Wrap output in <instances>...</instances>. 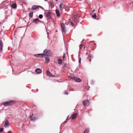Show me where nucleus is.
<instances>
[{"mask_svg":"<svg viewBox=\"0 0 133 133\" xmlns=\"http://www.w3.org/2000/svg\"><path fill=\"white\" fill-rule=\"evenodd\" d=\"M81 57H79V60H78V62L79 63H81Z\"/></svg>","mask_w":133,"mask_h":133,"instance_id":"nucleus-31","label":"nucleus"},{"mask_svg":"<svg viewBox=\"0 0 133 133\" xmlns=\"http://www.w3.org/2000/svg\"><path fill=\"white\" fill-rule=\"evenodd\" d=\"M92 84H93L95 82L93 80L91 81L90 82Z\"/></svg>","mask_w":133,"mask_h":133,"instance_id":"nucleus-32","label":"nucleus"},{"mask_svg":"<svg viewBox=\"0 0 133 133\" xmlns=\"http://www.w3.org/2000/svg\"><path fill=\"white\" fill-rule=\"evenodd\" d=\"M114 3H115V2H114Z\"/></svg>","mask_w":133,"mask_h":133,"instance_id":"nucleus-54","label":"nucleus"},{"mask_svg":"<svg viewBox=\"0 0 133 133\" xmlns=\"http://www.w3.org/2000/svg\"><path fill=\"white\" fill-rule=\"evenodd\" d=\"M77 68H76V70H77Z\"/></svg>","mask_w":133,"mask_h":133,"instance_id":"nucleus-48","label":"nucleus"},{"mask_svg":"<svg viewBox=\"0 0 133 133\" xmlns=\"http://www.w3.org/2000/svg\"><path fill=\"white\" fill-rule=\"evenodd\" d=\"M31 119L32 121H34L37 120L38 119V118L37 117H34L33 118H31Z\"/></svg>","mask_w":133,"mask_h":133,"instance_id":"nucleus-22","label":"nucleus"},{"mask_svg":"<svg viewBox=\"0 0 133 133\" xmlns=\"http://www.w3.org/2000/svg\"><path fill=\"white\" fill-rule=\"evenodd\" d=\"M75 81L76 82H81V80L80 78L76 77Z\"/></svg>","mask_w":133,"mask_h":133,"instance_id":"nucleus-20","label":"nucleus"},{"mask_svg":"<svg viewBox=\"0 0 133 133\" xmlns=\"http://www.w3.org/2000/svg\"><path fill=\"white\" fill-rule=\"evenodd\" d=\"M66 123H67V122L66 121H65L63 123H62L61 124L60 126V128H62V126H63V124H65Z\"/></svg>","mask_w":133,"mask_h":133,"instance_id":"nucleus-24","label":"nucleus"},{"mask_svg":"<svg viewBox=\"0 0 133 133\" xmlns=\"http://www.w3.org/2000/svg\"><path fill=\"white\" fill-rule=\"evenodd\" d=\"M83 104L84 106H87L89 104V102L88 100H85L83 102Z\"/></svg>","mask_w":133,"mask_h":133,"instance_id":"nucleus-6","label":"nucleus"},{"mask_svg":"<svg viewBox=\"0 0 133 133\" xmlns=\"http://www.w3.org/2000/svg\"><path fill=\"white\" fill-rule=\"evenodd\" d=\"M26 87H27V88H28V87H27V86H26Z\"/></svg>","mask_w":133,"mask_h":133,"instance_id":"nucleus-52","label":"nucleus"},{"mask_svg":"<svg viewBox=\"0 0 133 133\" xmlns=\"http://www.w3.org/2000/svg\"><path fill=\"white\" fill-rule=\"evenodd\" d=\"M89 56L90 57H91V58H92V56Z\"/></svg>","mask_w":133,"mask_h":133,"instance_id":"nucleus-45","label":"nucleus"},{"mask_svg":"<svg viewBox=\"0 0 133 133\" xmlns=\"http://www.w3.org/2000/svg\"><path fill=\"white\" fill-rule=\"evenodd\" d=\"M91 60V59H89V61H90Z\"/></svg>","mask_w":133,"mask_h":133,"instance_id":"nucleus-46","label":"nucleus"},{"mask_svg":"<svg viewBox=\"0 0 133 133\" xmlns=\"http://www.w3.org/2000/svg\"><path fill=\"white\" fill-rule=\"evenodd\" d=\"M50 53L51 51L50 50L45 49L44 50L42 55L43 56H50Z\"/></svg>","mask_w":133,"mask_h":133,"instance_id":"nucleus-1","label":"nucleus"},{"mask_svg":"<svg viewBox=\"0 0 133 133\" xmlns=\"http://www.w3.org/2000/svg\"><path fill=\"white\" fill-rule=\"evenodd\" d=\"M94 11H95V10H93L92 11V12L93 13H94Z\"/></svg>","mask_w":133,"mask_h":133,"instance_id":"nucleus-42","label":"nucleus"},{"mask_svg":"<svg viewBox=\"0 0 133 133\" xmlns=\"http://www.w3.org/2000/svg\"><path fill=\"white\" fill-rule=\"evenodd\" d=\"M34 56L37 57H40L41 58L43 57V55L42 54H35L34 55Z\"/></svg>","mask_w":133,"mask_h":133,"instance_id":"nucleus-8","label":"nucleus"},{"mask_svg":"<svg viewBox=\"0 0 133 133\" xmlns=\"http://www.w3.org/2000/svg\"><path fill=\"white\" fill-rule=\"evenodd\" d=\"M3 131V129L2 128H0V132H2Z\"/></svg>","mask_w":133,"mask_h":133,"instance_id":"nucleus-30","label":"nucleus"},{"mask_svg":"<svg viewBox=\"0 0 133 133\" xmlns=\"http://www.w3.org/2000/svg\"><path fill=\"white\" fill-rule=\"evenodd\" d=\"M49 32H47V35H48V36H47V37H48V35H49Z\"/></svg>","mask_w":133,"mask_h":133,"instance_id":"nucleus-40","label":"nucleus"},{"mask_svg":"<svg viewBox=\"0 0 133 133\" xmlns=\"http://www.w3.org/2000/svg\"><path fill=\"white\" fill-rule=\"evenodd\" d=\"M33 21L35 24H37L38 22H41V21L38 18L34 19L33 20Z\"/></svg>","mask_w":133,"mask_h":133,"instance_id":"nucleus-9","label":"nucleus"},{"mask_svg":"<svg viewBox=\"0 0 133 133\" xmlns=\"http://www.w3.org/2000/svg\"><path fill=\"white\" fill-rule=\"evenodd\" d=\"M38 8V6L36 5H33L31 8L32 10H35Z\"/></svg>","mask_w":133,"mask_h":133,"instance_id":"nucleus-11","label":"nucleus"},{"mask_svg":"<svg viewBox=\"0 0 133 133\" xmlns=\"http://www.w3.org/2000/svg\"><path fill=\"white\" fill-rule=\"evenodd\" d=\"M44 0V1H45V2H46V0Z\"/></svg>","mask_w":133,"mask_h":133,"instance_id":"nucleus-50","label":"nucleus"},{"mask_svg":"<svg viewBox=\"0 0 133 133\" xmlns=\"http://www.w3.org/2000/svg\"><path fill=\"white\" fill-rule=\"evenodd\" d=\"M29 117H30V118H31V117H32V116H31V115H30V116H29Z\"/></svg>","mask_w":133,"mask_h":133,"instance_id":"nucleus-47","label":"nucleus"},{"mask_svg":"<svg viewBox=\"0 0 133 133\" xmlns=\"http://www.w3.org/2000/svg\"><path fill=\"white\" fill-rule=\"evenodd\" d=\"M48 12L46 14V16L48 19H51V14L49 11L48 10Z\"/></svg>","mask_w":133,"mask_h":133,"instance_id":"nucleus-4","label":"nucleus"},{"mask_svg":"<svg viewBox=\"0 0 133 133\" xmlns=\"http://www.w3.org/2000/svg\"><path fill=\"white\" fill-rule=\"evenodd\" d=\"M64 94L65 95H68V93L66 91L64 92Z\"/></svg>","mask_w":133,"mask_h":133,"instance_id":"nucleus-38","label":"nucleus"},{"mask_svg":"<svg viewBox=\"0 0 133 133\" xmlns=\"http://www.w3.org/2000/svg\"><path fill=\"white\" fill-rule=\"evenodd\" d=\"M76 18H75V19H74V21H76Z\"/></svg>","mask_w":133,"mask_h":133,"instance_id":"nucleus-44","label":"nucleus"},{"mask_svg":"<svg viewBox=\"0 0 133 133\" xmlns=\"http://www.w3.org/2000/svg\"><path fill=\"white\" fill-rule=\"evenodd\" d=\"M132 3H133V1L132 2Z\"/></svg>","mask_w":133,"mask_h":133,"instance_id":"nucleus-53","label":"nucleus"},{"mask_svg":"<svg viewBox=\"0 0 133 133\" xmlns=\"http://www.w3.org/2000/svg\"><path fill=\"white\" fill-rule=\"evenodd\" d=\"M94 43V42L93 41H89V44H93Z\"/></svg>","mask_w":133,"mask_h":133,"instance_id":"nucleus-29","label":"nucleus"},{"mask_svg":"<svg viewBox=\"0 0 133 133\" xmlns=\"http://www.w3.org/2000/svg\"><path fill=\"white\" fill-rule=\"evenodd\" d=\"M51 74L49 71L48 70L46 71V75L47 76L50 77Z\"/></svg>","mask_w":133,"mask_h":133,"instance_id":"nucleus-13","label":"nucleus"},{"mask_svg":"<svg viewBox=\"0 0 133 133\" xmlns=\"http://www.w3.org/2000/svg\"><path fill=\"white\" fill-rule=\"evenodd\" d=\"M59 8L60 10L61 11H62L63 9H65L66 11H67L66 9L65 4H64L63 3H61L59 5Z\"/></svg>","mask_w":133,"mask_h":133,"instance_id":"nucleus-2","label":"nucleus"},{"mask_svg":"<svg viewBox=\"0 0 133 133\" xmlns=\"http://www.w3.org/2000/svg\"><path fill=\"white\" fill-rule=\"evenodd\" d=\"M89 129L88 128L86 129L84 131V133H89Z\"/></svg>","mask_w":133,"mask_h":133,"instance_id":"nucleus-19","label":"nucleus"},{"mask_svg":"<svg viewBox=\"0 0 133 133\" xmlns=\"http://www.w3.org/2000/svg\"><path fill=\"white\" fill-rule=\"evenodd\" d=\"M1 23H0V24Z\"/></svg>","mask_w":133,"mask_h":133,"instance_id":"nucleus-55","label":"nucleus"},{"mask_svg":"<svg viewBox=\"0 0 133 133\" xmlns=\"http://www.w3.org/2000/svg\"><path fill=\"white\" fill-rule=\"evenodd\" d=\"M70 25L72 26H73L74 25V24L73 22H71L70 23Z\"/></svg>","mask_w":133,"mask_h":133,"instance_id":"nucleus-34","label":"nucleus"},{"mask_svg":"<svg viewBox=\"0 0 133 133\" xmlns=\"http://www.w3.org/2000/svg\"><path fill=\"white\" fill-rule=\"evenodd\" d=\"M45 59L46 60L45 63H48L50 61L49 58L48 57H46Z\"/></svg>","mask_w":133,"mask_h":133,"instance_id":"nucleus-15","label":"nucleus"},{"mask_svg":"<svg viewBox=\"0 0 133 133\" xmlns=\"http://www.w3.org/2000/svg\"><path fill=\"white\" fill-rule=\"evenodd\" d=\"M69 117V115H68V116L67 117L66 119V120Z\"/></svg>","mask_w":133,"mask_h":133,"instance_id":"nucleus-43","label":"nucleus"},{"mask_svg":"<svg viewBox=\"0 0 133 133\" xmlns=\"http://www.w3.org/2000/svg\"><path fill=\"white\" fill-rule=\"evenodd\" d=\"M61 28L62 32L63 33V32L65 33L66 32V30L65 29V26L64 23H61Z\"/></svg>","mask_w":133,"mask_h":133,"instance_id":"nucleus-3","label":"nucleus"},{"mask_svg":"<svg viewBox=\"0 0 133 133\" xmlns=\"http://www.w3.org/2000/svg\"><path fill=\"white\" fill-rule=\"evenodd\" d=\"M56 1H57L58 0H55Z\"/></svg>","mask_w":133,"mask_h":133,"instance_id":"nucleus-49","label":"nucleus"},{"mask_svg":"<svg viewBox=\"0 0 133 133\" xmlns=\"http://www.w3.org/2000/svg\"><path fill=\"white\" fill-rule=\"evenodd\" d=\"M83 45L82 44H81L79 46V48L80 49H81L83 47Z\"/></svg>","mask_w":133,"mask_h":133,"instance_id":"nucleus-33","label":"nucleus"},{"mask_svg":"<svg viewBox=\"0 0 133 133\" xmlns=\"http://www.w3.org/2000/svg\"><path fill=\"white\" fill-rule=\"evenodd\" d=\"M62 59H61L59 58L58 60V62L59 64H61L62 63Z\"/></svg>","mask_w":133,"mask_h":133,"instance_id":"nucleus-16","label":"nucleus"},{"mask_svg":"<svg viewBox=\"0 0 133 133\" xmlns=\"http://www.w3.org/2000/svg\"><path fill=\"white\" fill-rule=\"evenodd\" d=\"M48 3L50 5L52 8H53L54 7V4L52 2H48Z\"/></svg>","mask_w":133,"mask_h":133,"instance_id":"nucleus-18","label":"nucleus"},{"mask_svg":"<svg viewBox=\"0 0 133 133\" xmlns=\"http://www.w3.org/2000/svg\"><path fill=\"white\" fill-rule=\"evenodd\" d=\"M35 72L37 74H39L42 72V70L40 69L37 68L35 70Z\"/></svg>","mask_w":133,"mask_h":133,"instance_id":"nucleus-10","label":"nucleus"},{"mask_svg":"<svg viewBox=\"0 0 133 133\" xmlns=\"http://www.w3.org/2000/svg\"><path fill=\"white\" fill-rule=\"evenodd\" d=\"M11 6L12 8H15L17 7V6L15 4H11Z\"/></svg>","mask_w":133,"mask_h":133,"instance_id":"nucleus-21","label":"nucleus"},{"mask_svg":"<svg viewBox=\"0 0 133 133\" xmlns=\"http://www.w3.org/2000/svg\"><path fill=\"white\" fill-rule=\"evenodd\" d=\"M65 53H64L63 54V59H64V58H65Z\"/></svg>","mask_w":133,"mask_h":133,"instance_id":"nucleus-36","label":"nucleus"},{"mask_svg":"<svg viewBox=\"0 0 133 133\" xmlns=\"http://www.w3.org/2000/svg\"><path fill=\"white\" fill-rule=\"evenodd\" d=\"M38 8H41L42 9H44L43 8V7H42V6H38Z\"/></svg>","mask_w":133,"mask_h":133,"instance_id":"nucleus-39","label":"nucleus"},{"mask_svg":"<svg viewBox=\"0 0 133 133\" xmlns=\"http://www.w3.org/2000/svg\"><path fill=\"white\" fill-rule=\"evenodd\" d=\"M96 16V13H95L93 15H92V18H95Z\"/></svg>","mask_w":133,"mask_h":133,"instance_id":"nucleus-26","label":"nucleus"},{"mask_svg":"<svg viewBox=\"0 0 133 133\" xmlns=\"http://www.w3.org/2000/svg\"><path fill=\"white\" fill-rule=\"evenodd\" d=\"M69 77L71 79L74 80L75 81V79L76 78V77H72L70 76H69Z\"/></svg>","mask_w":133,"mask_h":133,"instance_id":"nucleus-25","label":"nucleus"},{"mask_svg":"<svg viewBox=\"0 0 133 133\" xmlns=\"http://www.w3.org/2000/svg\"><path fill=\"white\" fill-rule=\"evenodd\" d=\"M11 131H9L8 132V133H11Z\"/></svg>","mask_w":133,"mask_h":133,"instance_id":"nucleus-41","label":"nucleus"},{"mask_svg":"<svg viewBox=\"0 0 133 133\" xmlns=\"http://www.w3.org/2000/svg\"><path fill=\"white\" fill-rule=\"evenodd\" d=\"M3 46L2 42V41H0V51L2 52V48Z\"/></svg>","mask_w":133,"mask_h":133,"instance_id":"nucleus-12","label":"nucleus"},{"mask_svg":"<svg viewBox=\"0 0 133 133\" xmlns=\"http://www.w3.org/2000/svg\"><path fill=\"white\" fill-rule=\"evenodd\" d=\"M38 17H39V18L40 19H42V18L43 17V16L42 14H40V15H39L38 16Z\"/></svg>","mask_w":133,"mask_h":133,"instance_id":"nucleus-27","label":"nucleus"},{"mask_svg":"<svg viewBox=\"0 0 133 133\" xmlns=\"http://www.w3.org/2000/svg\"><path fill=\"white\" fill-rule=\"evenodd\" d=\"M44 0V1H45V2H46V0Z\"/></svg>","mask_w":133,"mask_h":133,"instance_id":"nucleus-51","label":"nucleus"},{"mask_svg":"<svg viewBox=\"0 0 133 133\" xmlns=\"http://www.w3.org/2000/svg\"><path fill=\"white\" fill-rule=\"evenodd\" d=\"M33 12H31L29 14V17L30 18L32 17L33 16Z\"/></svg>","mask_w":133,"mask_h":133,"instance_id":"nucleus-23","label":"nucleus"},{"mask_svg":"<svg viewBox=\"0 0 133 133\" xmlns=\"http://www.w3.org/2000/svg\"><path fill=\"white\" fill-rule=\"evenodd\" d=\"M16 102V101L13 100H10L7 101V106H10L12 105V104L15 103Z\"/></svg>","mask_w":133,"mask_h":133,"instance_id":"nucleus-5","label":"nucleus"},{"mask_svg":"<svg viewBox=\"0 0 133 133\" xmlns=\"http://www.w3.org/2000/svg\"><path fill=\"white\" fill-rule=\"evenodd\" d=\"M10 125L9 123V121L7 120L5 121L4 127L5 128H8L9 127Z\"/></svg>","mask_w":133,"mask_h":133,"instance_id":"nucleus-7","label":"nucleus"},{"mask_svg":"<svg viewBox=\"0 0 133 133\" xmlns=\"http://www.w3.org/2000/svg\"><path fill=\"white\" fill-rule=\"evenodd\" d=\"M36 108V106L35 105H34L33 106V108L34 109H35Z\"/></svg>","mask_w":133,"mask_h":133,"instance_id":"nucleus-35","label":"nucleus"},{"mask_svg":"<svg viewBox=\"0 0 133 133\" xmlns=\"http://www.w3.org/2000/svg\"><path fill=\"white\" fill-rule=\"evenodd\" d=\"M55 76L54 75H52V74H51L50 76V77H55Z\"/></svg>","mask_w":133,"mask_h":133,"instance_id":"nucleus-37","label":"nucleus"},{"mask_svg":"<svg viewBox=\"0 0 133 133\" xmlns=\"http://www.w3.org/2000/svg\"><path fill=\"white\" fill-rule=\"evenodd\" d=\"M77 113H76L75 114H73L72 116V119H74L77 116Z\"/></svg>","mask_w":133,"mask_h":133,"instance_id":"nucleus-17","label":"nucleus"},{"mask_svg":"<svg viewBox=\"0 0 133 133\" xmlns=\"http://www.w3.org/2000/svg\"><path fill=\"white\" fill-rule=\"evenodd\" d=\"M3 104L4 106H7V102H4L3 103Z\"/></svg>","mask_w":133,"mask_h":133,"instance_id":"nucleus-28","label":"nucleus"},{"mask_svg":"<svg viewBox=\"0 0 133 133\" xmlns=\"http://www.w3.org/2000/svg\"><path fill=\"white\" fill-rule=\"evenodd\" d=\"M56 12L57 16H59L60 15L59 10L57 9L56 10Z\"/></svg>","mask_w":133,"mask_h":133,"instance_id":"nucleus-14","label":"nucleus"}]
</instances>
